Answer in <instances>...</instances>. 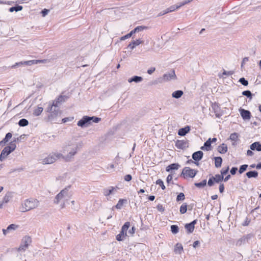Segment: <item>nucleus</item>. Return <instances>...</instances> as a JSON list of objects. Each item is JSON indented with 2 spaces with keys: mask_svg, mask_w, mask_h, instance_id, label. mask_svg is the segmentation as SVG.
<instances>
[{
  "mask_svg": "<svg viewBox=\"0 0 261 261\" xmlns=\"http://www.w3.org/2000/svg\"><path fill=\"white\" fill-rule=\"evenodd\" d=\"M78 145L76 143L69 141L63 147V152L67 153L66 156H62L66 161H70L77 153Z\"/></svg>",
  "mask_w": 261,
  "mask_h": 261,
  "instance_id": "1",
  "label": "nucleus"
},
{
  "mask_svg": "<svg viewBox=\"0 0 261 261\" xmlns=\"http://www.w3.org/2000/svg\"><path fill=\"white\" fill-rule=\"evenodd\" d=\"M39 202V201L36 199L31 198L25 200L22 204V212H27L38 207Z\"/></svg>",
  "mask_w": 261,
  "mask_h": 261,
  "instance_id": "2",
  "label": "nucleus"
},
{
  "mask_svg": "<svg viewBox=\"0 0 261 261\" xmlns=\"http://www.w3.org/2000/svg\"><path fill=\"white\" fill-rule=\"evenodd\" d=\"M49 113L48 115V120L54 123H60L61 111L60 109H54L51 111H47Z\"/></svg>",
  "mask_w": 261,
  "mask_h": 261,
  "instance_id": "3",
  "label": "nucleus"
},
{
  "mask_svg": "<svg viewBox=\"0 0 261 261\" xmlns=\"http://www.w3.org/2000/svg\"><path fill=\"white\" fill-rule=\"evenodd\" d=\"M16 148L15 143L11 142L9 145L6 146L2 151L0 155V161H3L9 154Z\"/></svg>",
  "mask_w": 261,
  "mask_h": 261,
  "instance_id": "4",
  "label": "nucleus"
},
{
  "mask_svg": "<svg viewBox=\"0 0 261 261\" xmlns=\"http://www.w3.org/2000/svg\"><path fill=\"white\" fill-rule=\"evenodd\" d=\"M70 186L67 187L60 191L55 197L54 203L58 204L61 200H68L69 197L68 191Z\"/></svg>",
  "mask_w": 261,
  "mask_h": 261,
  "instance_id": "5",
  "label": "nucleus"
},
{
  "mask_svg": "<svg viewBox=\"0 0 261 261\" xmlns=\"http://www.w3.org/2000/svg\"><path fill=\"white\" fill-rule=\"evenodd\" d=\"M46 60H32L27 61H21L16 63L15 64L11 66L12 68H15L20 66H31L34 64H37L39 63H44L46 62Z\"/></svg>",
  "mask_w": 261,
  "mask_h": 261,
  "instance_id": "6",
  "label": "nucleus"
},
{
  "mask_svg": "<svg viewBox=\"0 0 261 261\" xmlns=\"http://www.w3.org/2000/svg\"><path fill=\"white\" fill-rule=\"evenodd\" d=\"M130 226V223L126 222L121 227L120 233L116 236V239L118 241H122L127 236V230Z\"/></svg>",
  "mask_w": 261,
  "mask_h": 261,
  "instance_id": "7",
  "label": "nucleus"
},
{
  "mask_svg": "<svg viewBox=\"0 0 261 261\" xmlns=\"http://www.w3.org/2000/svg\"><path fill=\"white\" fill-rule=\"evenodd\" d=\"M63 156V154L60 153L56 152L50 154L47 157L44 158L42 160L43 164H49L55 162L57 159Z\"/></svg>",
  "mask_w": 261,
  "mask_h": 261,
  "instance_id": "8",
  "label": "nucleus"
},
{
  "mask_svg": "<svg viewBox=\"0 0 261 261\" xmlns=\"http://www.w3.org/2000/svg\"><path fill=\"white\" fill-rule=\"evenodd\" d=\"M32 242V239L29 236H25L22 239L21 244L17 250L19 252L24 251Z\"/></svg>",
  "mask_w": 261,
  "mask_h": 261,
  "instance_id": "9",
  "label": "nucleus"
},
{
  "mask_svg": "<svg viewBox=\"0 0 261 261\" xmlns=\"http://www.w3.org/2000/svg\"><path fill=\"white\" fill-rule=\"evenodd\" d=\"M198 171L191 169L189 167H185L181 173V176H183L184 178L191 177L193 178L197 173Z\"/></svg>",
  "mask_w": 261,
  "mask_h": 261,
  "instance_id": "10",
  "label": "nucleus"
},
{
  "mask_svg": "<svg viewBox=\"0 0 261 261\" xmlns=\"http://www.w3.org/2000/svg\"><path fill=\"white\" fill-rule=\"evenodd\" d=\"M176 78V74L174 70L170 71L167 73H165L162 77L159 79L160 83L166 82L169 81L171 80H174Z\"/></svg>",
  "mask_w": 261,
  "mask_h": 261,
  "instance_id": "11",
  "label": "nucleus"
},
{
  "mask_svg": "<svg viewBox=\"0 0 261 261\" xmlns=\"http://www.w3.org/2000/svg\"><path fill=\"white\" fill-rule=\"evenodd\" d=\"M91 124L90 121V116H84L80 119L77 123V125L82 128L87 127Z\"/></svg>",
  "mask_w": 261,
  "mask_h": 261,
  "instance_id": "12",
  "label": "nucleus"
},
{
  "mask_svg": "<svg viewBox=\"0 0 261 261\" xmlns=\"http://www.w3.org/2000/svg\"><path fill=\"white\" fill-rule=\"evenodd\" d=\"M211 108L213 112L215 114L217 118H220L223 115L222 111L221 109L220 105L217 103H212Z\"/></svg>",
  "mask_w": 261,
  "mask_h": 261,
  "instance_id": "13",
  "label": "nucleus"
},
{
  "mask_svg": "<svg viewBox=\"0 0 261 261\" xmlns=\"http://www.w3.org/2000/svg\"><path fill=\"white\" fill-rule=\"evenodd\" d=\"M203 156V153L201 150L195 151L192 154V159L194 160V164L196 165H199V161L202 159Z\"/></svg>",
  "mask_w": 261,
  "mask_h": 261,
  "instance_id": "14",
  "label": "nucleus"
},
{
  "mask_svg": "<svg viewBox=\"0 0 261 261\" xmlns=\"http://www.w3.org/2000/svg\"><path fill=\"white\" fill-rule=\"evenodd\" d=\"M252 235L251 234H248L246 236H244L239 239L236 242V245L238 246H241L242 245L246 244L248 242V241L251 238Z\"/></svg>",
  "mask_w": 261,
  "mask_h": 261,
  "instance_id": "15",
  "label": "nucleus"
},
{
  "mask_svg": "<svg viewBox=\"0 0 261 261\" xmlns=\"http://www.w3.org/2000/svg\"><path fill=\"white\" fill-rule=\"evenodd\" d=\"M188 141L187 140H177L175 142V146L180 149H184L188 147Z\"/></svg>",
  "mask_w": 261,
  "mask_h": 261,
  "instance_id": "16",
  "label": "nucleus"
},
{
  "mask_svg": "<svg viewBox=\"0 0 261 261\" xmlns=\"http://www.w3.org/2000/svg\"><path fill=\"white\" fill-rule=\"evenodd\" d=\"M239 112L241 117L244 120H249L251 118V114L249 111L240 108Z\"/></svg>",
  "mask_w": 261,
  "mask_h": 261,
  "instance_id": "17",
  "label": "nucleus"
},
{
  "mask_svg": "<svg viewBox=\"0 0 261 261\" xmlns=\"http://www.w3.org/2000/svg\"><path fill=\"white\" fill-rule=\"evenodd\" d=\"M180 167L178 163H172L166 167V171L172 174L173 171L178 170Z\"/></svg>",
  "mask_w": 261,
  "mask_h": 261,
  "instance_id": "18",
  "label": "nucleus"
},
{
  "mask_svg": "<svg viewBox=\"0 0 261 261\" xmlns=\"http://www.w3.org/2000/svg\"><path fill=\"white\" fill-rule=\"evenodd\" d=\"M61 105V103H60L57 99H56L54 101H53L51 104H49L48 107L46 109L47 111H51L53 109H59V106Z\"/></svg>",
  "mask_w": 261,
  "mask_h": 261,
  "instance_id": "19",
  "label": "nucleus"
},
{
  "mask_svg": "<svg viewBox=\"0 0 261 261\" xmlns=\"http://www.w3.org/2000/svg\"><path fill=\"white\" fill-rule=\"evenodd\" d=\"M143 42V41L140 39L134 40L129 43V44L127 45V48L133 50L136 47V46L140 45Z\"/></svg>",
  "mask_w": 261,
  "mask_h": 261,
  "instance_id": "20",
  "label": "nucleus"
},
{
  "mask_svg": "<svg viewBox=\"0 0 261 261\" xmlns=\"http://www.w3.org/2000/svg\"><path fill=\"white\" fill-rule=\"evenodd\" d=\"M191 129L190 126H186L184 127L180 128L178 131V135L180 136H184L188 134Z\"/></svg>",
  "mask_w": 261,
  "mask_h": 261,
  "instance_id": "21",
  "label": "nucleus"
},
{
  "mask_svg": "<svg viewBox=\"0 0 261 261\" xmlns=\"http://www.w3.org/2000/svg\"><path fill=\"white\" fill-rule=\"evenodd\" d=\"M250 149L252 150L261 151V144L259 142H255L252 143L250 146Z\"/></svg>",
  "mask_w": 261,
  "mask_h": 261,
  "instance_id": "22",
  "label": "nucleus"
},
{
  "mask_svg": "<svg viewBox=\"0 0 261 261\" xmlns=\"http://www.w3.org/2000/svg\"><path fill=\"white\" fill-rule=\"evenodd\" d=\"M13 193L12 192H7L5 195L4 196L3 199V203H7L9 202L10 199L13 197Z\"/></svg>",
  "mask_w": 261,
  "mask_h": 261,
  "instance_id": "23",
  "label": "nucleus"
},
{
  "mask_svg": "<svg viewBox=\"0 0 261 261\" xmlns=\"http://www.w3.org/2000/svg\"><path fill=\"white\" fill-rule=\"evenodd\" d=\"M227 150V145L225 143H222L218 147V151L221 154L225 153Z\"/></svg>",
  "mask_w": 261,
  "mask_h": 261,
  "instance_id": "24",
  "label": "nucleus"
},
{
  "mask_svg": "<svg viewBox=\"0 0 261 261\" xmlns=\"http://www.w3.org/2000/svg\"><path fill=\"white\" fill-rule=\"evenodd\" d=\"M17 227H18V226L16 224H10L7 227V229H3V233L5 235H6L7 234V233L9 232L10 230H15Z\"/></svg>",
  "mask_w": 261,
  "mask_h": 261,
  "instance_id": "25",
  "label": "nucleus"
},
{
  "mask_svg": "<svg viewBox=\"0 0 261 261\" xmlns=\"http://www.w3.org/2000/svg\"><path fill=\"white\" fill-rule=\"evenodd\" d=\"M258 172L255 170H251L246 173V175L248 178H256L258 176Z\"/></svg>",
  "mask_w": 261,
  "mask_h": 261,
  "instance_id": "26",
  "label": "nucleus"
},
{
  "mask_svg": "<svg viewBox=\"0 0 261 261\" xmlns=\"http://www.w3.org/2000/svg\"><path fill=\"white\" fill-rule=\"evenodd\" d=\"M142 81H143L142 77L137 76V75L133 76V77H132L131 78H129L128 80V82L129 83H132L133 82H134L135 83H140V82H142Z\"/></svg>",
  "mask_w": 261,
  "mask_h": 261,
  "instance_id": "27",
  "label": "nucleus"
},
{
  "mask_svg": "<svg viewBox=\"0 0 261 261\" xmlns=\"http://www.w3.org/2000/svg\"><path fill=\"white\" fill-rule=\"evenodd\" d=\"M183 94H184V92L182 90H178L174 91L172 93V96L173 98L178 99V98H180Z\"/></svg>",
  "mask_w": 261,
  "mask_h": 261,
  "instance_id": "28",
  "label": "nucleus"
},
{
  "mask_svg": "<svg viewBox=\"0 0 261 261\" xmlns=\"http://www.w3.org/2000/svg\"><path fill=\"white\" fill-rule=\"evenodd\" d=\"M215 166L216 168H219L221 166L222 163V158L221 156L214 157Z\"/></svg>",
  "mask_w": 261,
  "mask_h": 261,
  "instance_id": "29",
  "label": "nucleus"
},
{
  "mask_svg": "<svg viewBox=\"0 0 261 261\" xmlns=\"http://www.w3.org/2000/svg\"><path fill=\"white\" fill-rule=\"evenodd\" d=\"M181 7H182V6L181 5V3H180L179 4H177L176 5H172L166 9H167V12L168 13L170 12H173L176 9H178Z\"/></svg>",
  "mask_w": 261,
  "mask_h": 261,
  "instance_id": "30",
  "label": "nucleus"
},
{
  "mask_svg": "<svg viewBox=\"0 0 261 261\" xmlns=\"http://www.w3.org/2000/svg\"><path fill=\"white\" fill-rule=\"evenodd\" d=\"M126 202L127 200L126 199H120L115 207L118 210H120L122 208L123 204Z\"/></svg>",
  "mask_w": 261,
  "mask_h": 261,
  "instance_id": "31",
  "label": "nucleus"
},
{
  "mask_svg": "<svg viewBox=\"0 0 261 261\" xmlns=\"http://www.w3.org/2000/svg\"><path fill=\"white\" fill-rule=\"evenodd\" d=\"M183 251V247L181 244L177 243L175 246L174 251L176 253L181 254V252Z\"/></svg>",
  "mask_w": 261,
  "mask_h": 261,
  "instance_id": "32",
  "label": "nucleus"
},
{
  "mask_svg": "<svg viewBox=\"0 0 261 261\" xmlns=\"http://www.w3.org/2000/svg\"><path fill=\"white\" fill-rule=\"evenodd\" d=\"M185 227L188 233H192L195 228V226H193L190 223L186 224Z\"/></svg>",
  "mask_w": 261,
  "mask_h": 261,
  "instance_id": "33",
  "label": "nucleus"
},
{
  "mask_svg": "<svg viewBox=\"0 0 261 261\" xmlns=\"http://www.w3.org/2000/svg\"><path fill=\"white\" fill-rule=\"evenodd\" d=\"M23 7L22 6L16 5L14 7L10 8L9 11L10 12H13L14 11L18 12L21 11Z\"/></svg>",
  "mask_w": 261,
  "mask_h": 261,
  "instance_id": "34",
  "label": "nucleus"
},
{
  "mask_svg": "<svg viewBox=\"0 0 261 261\" xmlns=\"http://www.w3.org/2000/svg\"><path fill=\"white\" fill-rule=\"evenodd\" d=\"M148 28V27L146 26L140 25L136 27L133 30V31L135 34L136 33L143 31L144 30H147Z\"/></svg>",
  "mask_w": 261,
  "mask_h": 261,
  "instance_id": "35",
  "label": "nucleus"
},
{
  "mask_svg": "<svg viewBox=\"0 0 261 261\" xmlns=\"http://www.w3.org/2000/svg\"><path fill=\"white\" fill-rule=\"evenodd\" d=\"M213 177L215 178L216 183H220L223 180L224 176L221 174H216L215 176H213Z\"/></svg>",
  "mask_w": 261,
  "mask_h": 261,
  "instance_id": "36",
  "label": "nucleus"
},
{
  "mask_svg": "<svg viewBox=\"0 0 261 261\" xmlns=\"http://www.w3.org/2000/svg\"><path fill=\"white\" fill-rule=\"evenodd\" d=\"M207 183L206 179H203L202 181L199 182H195L194 185L195 187L199 188H202L206 186Z\"/></svg>",
  "mask_w": 261,
  "mask_h": 261,
  "instance_id": "37",
  "label": "nucleus"
},
{
  "mask_svg": "<svg viewBox=\"0 0 261 261\" xmlns=\"http://www.w3.org/2000/svg\"><path fill=\"white\" fill-rule=\"evenodd\" d=\"M115 189V188L113 187H111L110 189H103V194L105 196H107L112 194L113 191Z\"/></svg>",
  "mask_w": 261,
  "mask_h": 261,
  "instance_id": "38",
  "label": "nucleus"
},
{
  "mask_svg": "<svg viewBox=\"0 0 261 261\" xmlns=\"http://www.w3.org/2000/svg\"><path fill=\"white\" fill-rule=\"evenodd\" d=\"M18 124L20 126L24 127L27 126L29 124V121L26 119L22 118L19 120Z\"/></svg>",
  "mask_w": 261,
  "mask_h": 261,
  "instance_id": "39",
  "label": "nucleus"
},
{
  "mask_svg": "<svg viewBox=\"0 0 261 261\" xmlns=\"http://www.w3.org/2000/svg\"><path fill=\"white\" fill-rule=\"evenodd\" d=\"M187 211V204L184 203L179 208V212L181 214H185Z\"/></svg>",
  "mask_w": 261,
  "mask_h": 261,
  "instance_id": "40",
  "label": "nucleus"
},
{
  "mask_svg": "<svg viewBox=\"0 0 261 261\" xmlns=\"http://www.w3.org/2000/svg\"><path fill=\"white\" fill-rule=\"evenodd\" d=\"M239 135L237 133H233L230 134L229 139L232 141H237Z\"/></svg>",
  "mask_w": 261,
  "mask_h": 261,
  "instance_id": "41",
  "label": "nucleus"
},
{
  "mask_svg": "<svg viewBox=\"0 0 261 261\" xmlns=\"http://www.w3.org/2000/svg\"><path fill=\"white\" fill-rule=\"evenodd\" d=\"M68 98V97L67 96L61 95L57 99L59 102L62 104L63 102L66 101Z\"/></svg>",
  "mask_w": 261,
  "mask_h": 261,
  "instance_id": "42",
  "label": "nucleus"
},
{
  "mask_svg": "<svg viewBox=\"0 0 261 261\" xmlns=\"http://www.w3.org/2000/svg\"><path fill=\"white\" fill-rule=\"evenodd\" d=\"M43 108L42 107H38L35 109L33 112V115L36 116H39L43 111Z\"/></svg>",
  "mask_w": 261,
  "mask_h": 261,
  "instance_id": "43",
  "label": "nucleus"
},
{
  "mask_svg": "<svg viewBox=\"0 0 261 261\" xmlns=\"http://www.w3.org/2000/svg\"><path fill=\"white\" fill-rule=\"evenodd\" d=\"M211 144H212L211 138L208 139V140H206L204 143V147L208 149V150H210L211 149Z\"/></svg>",
  "mask_w": 261,
  "mask_h": 261,
  "instance_id": "44",
  "label": "nucleus"
},
{
  "mask_svg": "<svg viewBox=\"0 0 261 261\" xmlns=\"http://www.w3.org/2000/svg\"><path fill=\"white\" fill-rule=\"evenodd\" d=\"M134 34L135 33H134L133 30H132L129 33L127 34L126 35H125L123 36H122L120 38V40L121 41L125 40V39H128V38H130V37H132V35Z\"/></svg>",
  "mask_w": 261,
  "mask_h": 261,
  "instance_id": "45",
  "label": "nucleus"
},
{
  "mask_svg": "<svg viewBox=\"0 0 261 261\" xmlns=\"http://www.w3.org/2000/svg\"><path fill=\"white\" fill-rule=\"evenodd\" d=\"M101 120V118L96 116H90V121L92 122L98 123Z\"/></svg>",
  "mask_w": 261,
  "mask_h": 261,
  "instance_id": "46",
  "label": "nucleus"
},
{
  "mask_svg": "<svg viewBox=\"0 0 261 261\" xmlns=\"http://www.w3.org/2000/svg\"><path fill=\"white\" fill-rule=\"evenodd\" d=\"M171 231L173 234H176L179 231L178 226L176 225H172L171 226Z\"/></svg>",
  "mask_w": 261,
  "mask_h": 261,
  "instance_id": "47",
  "label": "nucleus"
},
{
  "mask_svg": "<svg viewBox=\"0 0 261 261\" xmlns=\"http://www.w3.org/2000/svg\"><path fill=\"white\" fill-rule=\"evenodd\" d=\"M185 199V195L184 193H180L178 194L176 197V200L178 202L180 201H182Z\"/></svg>",
  "mask_w": 261,
  "mask_h": 261,
  "instance_id": "48",
  "label": "nucleus"
},
{
  "mask_svg": "<svg viewBox=\"0 0 261 261\" xmlns=\"http://www.w3.org/2000/svg\"><path fill=\"white\" fill-rule=\"evenodd\" d=\"M248 166L247 164H244V165H241L240 167V168L239 169V173L240 174L243 173L244 172H245L247 170Z\"/></svg>",
  "mask_w": 261,
  "mask_h": 261,
  "instance_id": "49",
  "label": "nucleus"
},
{
  "mask_svg": "<svg viewBox=\"0 0 261 261\" xmlns=\"http://www.w3.org/2000/svg\"><path fill=\"white\" fill-rule=\"evenodd\" d=\"M242 94L247 97L248 98H250V99H252V94L249 90H245L243 91Z\"/></svg>",
  "mask_w": 261,
  "mask_h": 261,
  "instance_id": "50",
  "label": "nucleus"
},
{
  "mask_svg": "<svg viewBox=\"0 0 261 261\" xmlns=\"http://www.w3.org/2000/svg\"><path fill=\"white\" fill-rule=\"evenodd\" d=\"M155 184L156 185H159L161 187L162 190H165L166 189V187L165 186V185L164 184V182L162 179H158L156 181Z\"/></svg>",
  "mask_w": 261,
  "mask_h": 261,
  "instance_id": "51",
  "label": "nucleus"
},
{
  "mask_svg": "<svg viewBox=\"0 0 261 261\" xmlns=\"http://www.w3.org/2000/svg\"><path fill=\"white\" fill-rule=\"evenodd\" d=\"M215 182V178H214V177H213V176H212V177H211L208 180L207 185L209 187H212L214 185Z\"/></svg>",
  "mask_w": 261,
  "mask_h": 261,
  "instance_id": "52",
  "label": "nucleus"
},
{
  "mask_svg": "<svg viewBox=\"0 0 261 261\" xmlns=\"http://www.w3.org/2000/svg\"><path fill=\"white\" fill-rule=\"evenodd\" d=\"M239 82L243 86H246L248 85V81L244 77H241L239 79Z\"/></svg>",
  "mask_w": 261,
  "mask_h": 261,
  "instance_id": "53",
  "label": "nucleus"
},
{
  "mask_svg": "<svg viewBox=\"0 0 261 261\" xmlns=\"http://www.w3.org/2000/svg\"><path fill=\"white\" fill-rule=\"evenodd\" d=\"M25 136V135L23 134V135H21L20 136H19V137L13 138V141L12 142H13L14 143H15V142H19L21 141V140L22 139H23Z\"/></svg>",
  "mask_w": 261,
  "mask_h": 261,
  "instance_id": "54",
  "label": "nucleus"
},
{
  "mask_svg": "<svg viewBox=\"0 0 261 261\" xmlns=\"http://www.w3.org/2000/svg\"><path fill=\"white\" fill-rule=\"evenodd\" d=\"M73 119V117H66V118H64L62 119H60V123H65V122H67L68 121H71L72 120V119Z\"/></svg>",
  "mask_w": 261,
  "mask_h": 261,
  "instance_id": "55",
  "label": "nucleus"
},
{
  "mask_svg": "<svg viewBox=\"0 0 261 261\" xmlns=\"http://www.w3.org/2000/svg\"><path fill=\"white\" fill-rule=\"evenodd\" d=\"M12 134L11 133H8L6 134L5 138H4V141H6L7 142L12 138Z\"/></svg>",
  "mask_w": 261,
  "mask_h": 261,
  "instance_id": "56",
  "label": "nucleus"
},
{
  "mask_svg": "<svg viewBox=\"0 0 261 261\" xmlns=\"http://www.w3.org/2000/svg\"><path fill=\"white\" fill-rule=\"evenodd\" d=\"M229 170V166H227V167L226 169H222L221 171V174L224 176L225 175L228 173Z\"/></svg>",
  "mask_w": 261,
  "mask_h": 261,
  "instance_id": "57",
  "label": "nucleus"
},
{
  "mask_svg": "<svg viewBox=\"0 0 261 261\" xmlns=\"http://www.w3.org/2000/svg\"><path fill=\"white\" fill-rule=\"evenodd\" d=\"M157 210L161 212H163L165 211L164 207L163 206V205L161 204H159L156 206Z\"/></svg>",
  "mask_w": 261,
  "mask_h": 261,
  "instance_id": "58",
  "label": "nucleus"
},
{
  "mask_svg": "<svg viewBox=\"0 0 261 261\" xmlns=\"http://www.w3.org/2000/svg\"><path fill=\"white\" fill-rule=\"evenodd\" d=\"M224 189H225V187H224V184L222 183H220V184L219 185V192L221 193H223L224 191Z\"/></svg>",
  "mask_w": 261,
  "mask_h": 261,
  "instance_id": "59",
  "label": "nucleus"
},
{
  "mask_svg": "<svg viewBox=\"0 0 261 261\" xmlns=\"http://www.w3.org/2000/svg\"><path fill=\"white\" fill-rule=\"evenodd\" d=\"M237 171H238V168L236 167H233L230 169V172L232 175H234V174H236Z\"/></svg>",
  "mask_w": 261,
  "mask_h": 261,
  "instance_id": "60",
  "label": "nucleus"
},
{
  "mask_svg": "<svg viewBox=\"0 0 261 261\" xmlns=\"http://www.w3.org/2000/svg\"><path fill=\"white\" fill-rule=\"evenodd\" d=\"M233 73V71H227L225 70H223V72L222 73V74L223 75H232V74Z\"/></svg>",
  "mask_w": 261,
  "mask_h": 261,
  "instance_id": "61",
  "label": "nucleus"
},
{
  "mask_svg": "<svg viewBox=\"0 0 261 261\" xmlns=\"http://www.w3.org/2000/svg\"><path fill=\"white\" fill-rule=\"evenodd\" d=\"M124 179L126 181H129L132 180V176L130 174H127L124 176Z\"/></svg>",
  "mask_w": 261,
  "mask_h": 261,
  "instance_id": "62",
  "label": "nucleus"
},
{
  "mask_svg": "<svg viewBox=\"0 0 261 261\" xmlns=\"http://www.w3.org/2000/svg\"><path fill=\"white\" fill-rule=\"evenodd\" d=\"M167 13H168V12H167V9L164 10H163V11H161V12H160V13L158 14L157 17H160V16H163V15H165V14H167Z\"/></svg>",
  "mask_w": 261,
  "mask_h": 261,
  "instance_id": "63",
  "label": "nucleus"
},
{
  "mask_svg": "<svg viewBox=\"0 0 261 261\" xmlns=\"http://www.w3.org/2000/svg\"><path fill=\"white\" fill-rule=\"evenodd\" d=\"M48 12H49V10L46 9H44L41 11V13H42V15L43 16H45V15H46Z\"/></svg>",
  "mask_w": 261,
  "mask_h": 261,
  "instance_id": "64",
  "label": "nucleus"
}]
</instances>
